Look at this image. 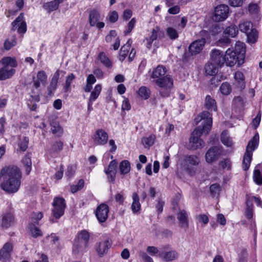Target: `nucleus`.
Listing matches in <instances>:
<instances>
[{"mask_svg": "<svg viewBox=\"0 0 262 262\" xmlns=\"http://www.w3.org/2000/svg\"><path fill=\"white\" fill-rule=\"evenodd\" d=\"M195 122L196 124L200 122L201 124L193 130L190 138L188 146L192 150L204 147V142L200 138L203 134L207 135L211 130L213 122L212 114L208 111H203L197 116Z\"/></svg>", "mask_w": 262, "mask_h": 262, "instance_id": "1", "label": "nucleus"}, {"mask_svg": "<svg viewBox=\"0 0 262 262\" xmlns=\"http://www.w3.org/2000/svg\"><path fill=\"white\" fill-rule=\"evenodd\" d=\"M21 172L16 166H8L0 171V187L7 193L17 192L21 184Z\"/></svg>", "mask_w": 262, "mask_h": 262, "instance_id": "2", "label": "nucleus"}, {"mask_svg": "<svg viewBox=\"0 0 262 262\" xmlns=\"http://www.w3.org/2000/svg\"><path fill=\"white\" fill-rule=\"evenodd\" d=\"M246 48L244 43L238 41L234 48H228L224 54L225 63L232 67L235 64L242 66L245 60Z\"/></svg>", "mask_w": 262, "mask_h": 262, "instance_id": "3", "label": "nucleus"}, {"mask_svg": "<svg viewBox=\"0 0 262 262\" xmlns=\"http://www.w3.org/2000/svg\"><path fill=\"white\" fill-rule=\"evenodd\" d=\"M90 238L89 233L83 230L77 233L73 246V253L75 255L82 254L86 249Z\"/></svg>", "mask_w": 262, "mask_h": 262, "instance_id": "4", "label": "nucleus"}, {"mask_svg": "<svg viewBox=\"0 0 262 262\" xmlns=\"http://www.w3.org/2000/svg\"><path fill=\"white\" fill-rule=\"evenodd\" d=\"M259 142V135L256 133L250 140L246 147V151L243 157L242 167L244 170H247L250 166L253 151L257 147Z\"/></svg>", "mask_w": 262, "mask_h": 262, "instance_id": "5", "label": "nucleus"}, {"mask_svg": "<svg viewBox=\"0 0 262 262\" xmlns=\"http://www.w3.org/2000/svg\"><path fill=\"white\" fill-rule=\"evenodd\" d=\"M155 83L160 88L159 92L161 96L168 97L173 88V80L169 75L155 80Z\"/></svg>", "mask_w": 262, "mask_h": 262, "instance_id": "6", "label": "nucleus"}, {"mask_svg": "<svg viewBox=\"0 0 262 262\" xmlns=\"http://www.w3.org/2000/svg\"><path fill=\"white\" fill-rule=\"evenodd\" d=\"M239 30L245 33L248 42L255 43L257 39L258 34L257 30L253 28L252 24L249 21H244L238 25Z\"/></svg>", "mask_w": 262, "mask_h": 262, "instance_id": "7", "label": "nucleus"}, {"mask_svg": "<svg viewBox=\"0 0 262 262\" xmlns=\"http://www.w3.org/2000/svg\"><path fill=\"white\" fill-rule=\"evenodd\" d=\"M52 205V212L53 217L58 219L64 214L66 207L65 200L62 198L55 197L53 200Z\"/></svg>", "mask_w": 262, "mask_h": 262, "instance_id": "8", "label": "nucleus"}, {"mask_svg": "<svg viewBox=\"0 0 262 262\" xmlns=\"http://www.w3.org/2000/svg\"><path fill=\"white\" fill-rule=\"evenodd\" d=\"M173 209L177 214V218L179 222V225L182 228H187L189 225L188 213L184 209H181L178 207L177 202L174 201L172 202Z\"/></svg>", "mask_w": 262, "mask_h": 262, "instance_id": "9", "label": "nucleus"}, {"mask_svg": "<svg viewBox=\"0 0 262 262\" xmlns=\"http://www.w3.org/2000/svg\"><path fill=\"white\" fill-rule=\"evenodd\" d=\"M92 139L95 145L103 146L107 143L108 135L104 129H99L93 135Z\"/></svg>", "mask_w": 262, "mask_h": 262, "instance_id": "10", "label": "nucleus"}, {"mask_svg": "<svg viewBox=\"0 0 262 262\" xmlns=\"http://www.w3.org/2000/svg\"><path fill=\"white\" fill-rule=\"evenodd\" d=\"M229 7L226 5L217 6L214 10L213 19L216 21H221L225 20L228 16Z\"/></svg>", "mask_w": 262, "mask_h": 262, "instance_id": "11", "label": "nucleus"}, {"mask_svg": "<svg viewBox=\"0 0 262 262\" xmlns=\"http://www.w3.org/2000/svg\"><path fill=\"white\" fill-rule=\"evenodd\" d=\"M13 246L11 242H6L0 249V261L1 262H10Z\"/></svg>", "mask_w": 262, "mask_h": 262, "instance_id": "12", "label": "nucleus"}, {"mask_svg": "<svg viewBox=\"0 0 262 262\" xmlns=\"http://www.w3.org/2000/svg\"><path fill=\"white\" fill-rule=\"evenodd\" d=\"M12 29L17 30L19 33H25L27 31V25L24 20V14L21 13L12 23Z\"/></svg>", "mask_w": 262, "mask_h": 262, "instance_id": "13", "label": "nucleus"}, {"mask_svg": "<svg viewBox=\"0 0 262 262\" xmlns=\"http://www.w3.org/2000/svg\"><path fill=\"white\" fill-rule=\"evenodd\" d=\"M238 33L236 26L231 25L227 27L223 32V38L219 40V42L229 44L230 42L229 37H234Z\"/></svg>", "mask_w": 262, "mask_h": 262, "instance_id": "14", "label": "nucleus"}, {"mask_svg": "<svg viewBox=\"0 0 262 262\" xmlns=\"http://www.w3.org/2000/svg\"><path fill=\"white\" fill-rule=\"evenodd\" d=\"M100 18V14L99 12L93 9L90 12L89 23L91 26H96L98 29L103 28L104 27V23L102 21H99Z\"/></svg>", "mask_w": 262, "mask_h": 262, "instance_id": "15", "label": "nucleus"}, {"mask_svg": "<svg viewBox=\"0 0 262 262\" xmlns=\"http://www.w3.org/2000/svg\"><path fill=\"white\" fill-rule=\"evenodd\" d=\"M117 167V161L116 160H113L104 169V172L107 176V179L110 182L113 183L115 180Z\"/></svg>", "mask_w": 262, "mask_h": 262, "instance_id": "16", "label": "nucleus"}, {"mask_svg": "<svg viewBox=\"0 0 262 262\" xmlns=\"http://www.w3.org/2000/svg\"><path fill=\"white\" fill-rule=\"evenodd\" d=\"M210 61L218 68L222 67L225 63L224 54L219 50L214 49L212 50Z\"/></svg>", "mask_w": 262, "mask_h": 262, "instance_id": "17", "label": "nucleus"}, {"mask_svg": "<svg viewBox=\"0 0 262 262\" xmlns=\"http://www.w3.org/2000/svg\"><path fill=\"white\" fill-rule=\"evenodd\" d=\"M221 155V150L219 147H213L208 149L205 155L206 161L211 163L217 160Z\"/></svg>", "mask_w": 262, "mask_h": 262, "instance_id": "18", "label": "nucleus"}, {"mask_svg": "<svg viewBox=\"0 0 262 262\" xmlns=\"http://www.w3.org/2000/svg\"><path fill=\"white\" fill-rule=\"evenodd\" d=\"M108 206L105 204H101L98 206L96 210V215L100 222H105L108 217Z\"/></svg>", "mask_w": 262, "mask_h": 262, "instance_id": "19", "label": "nucleus"}, {"mask_svg": "<svg viewBox=\"0 0 262 262\" xmlns=\"http://www.w3.org/2000/svg\"><path fill=\"white\" fill-rule=\"evenodd\" d=\"M111 244L108 239H106L97 243L95 246V250L100 257H102L105 254L109 248L111 247Z\"/></svg>", "mask_w": 262, "mask_h": 262, "instance_id": "20", "label": "nucleus"}, {"mask_svg": "<svg viewBox=\"0 0 262 262\" xmlns=\"http://www.w3.org/2000/svg\"><path fill=\"white\" fill-rule=\"evenodd\" d=\"M205 42V37L193 41L189 47V51L192 55H195L199 53L203 49Z\"/></svg>", "mask_w": 262, "mask_h": 262, "instance_id": "21", "label": "nucleus"}, {"mask_svg": "<svg viewBox=\"0 0 262 262\" xmlns=\"http://www.w3.org/2000/svg\"><path fill=\"white\" fill-rule=\"evenodd\" d=\"M167 70L165 67L162 65H158L154 69L150 76L151 78L156 80L165 76Z\"/></svg>", "mask_w": 262, "mask_h": 262, "instance_id": "22", "label": "nucleus"}, {"mask_svg": "<svg viewBox=\"0 0 262 262\" xmlns=\"http://www.w3.org/2000/svg\"><path fill=\"white\" fill-rule=\"evenodd\" d=\"M14 223V217L12 213L6 212L2 216L1 226L7 229L10 227Z\"/></svg>", "mask_w": 262, "mask_h": 262, "instance_id": "23", "label": "nucleus"}, {"mask_svg": "<svg viewBox=\"0 0 262 262\" xmlns=\"http://www.w3.org/2000/svg\"><path fill=\"white\" fill-rule=\"evenodd\" d=\"M204 107L210 111L216 112L217 110L215 100L209 95L206 96L204 102Z\"/></svg>", "mask_w": 262, "mask_h": 262, "instance_id": "24", "label": "nucleus"}, {"mask_svg": "<svg viewBox=\"0 0 262 262\" xmlns=\"http://www.w3.org/2000/svg\"><path fill=\"white\" fill-rule=\"evenodd\" d=\"M15 70L8 67H3L0 69V80H4L11 78L15 73Z\"/></svg>", "mask_w": 262, "mask_h": 262, "instance_id": "25", "label": "nucleus"}, {"mask_svg": "<svg viewBox=\"0 0 262 262\" xmlns=\"http://www.w3.org/2000/svg\"><path fill=\"white\" fill-rule=\"evenodd\" d=\"M47 80V76L43 71L38 72L36 76V80L34 81V86L38 88L40 84L45 85Z\"/></svg>", "mask_w": 262, "mask_h": 262, "instance_id": "26", "label": "nucleus"}, {"mask_svg": "<svg viewBox=\"0 0 262 262\" xmlns=\"http://www.w3.org/2000/svg\"><path fill=\"white\" fill-rule=\"evenodd\" d=\"M253 179L257 185H262V165L258 164L255 167Z\"/></svg>", "mask_w": 262, "mask_h": 262, "instance_id": "27", "label": "nucleus"}, {"mask_svg": "<svg viewBox=\"0 0 262 262\" xmlns=\"http://www.w3.org/2000/svg\"><path fill=\"white\" fill-rule=\"evenodd\" d=\"M160 257L166 261H170L178 258V252L175 250L164 252L160 254Z\"/></svg>", "mask_w": 262, "mask_h": 262, "instance_id": "28", "label": "nucleus"}, {"mask_svg": "<svg viewBox=\"0 0 262 262\" xmlns=\"http://www.w3.org/2000/svg\"><path fill=\"white\" fill-rule=\"evenodd\" d=\"M60 71L57 70L54 74L50 85L49 86L48 90L49 94H52L56 90L58 80L60 76Z\"/></svg>", "mask_w": 262, "mask_h": 262, "instance_id": "29", "label": "nucleus"}, {"mask_svg": "<svg viewBox=\"0 0 262 262\" xmlns=\"http://www.w3.org/2000/svg\"><path fill=\"white\" fill-rule=\"evenodd\" d=\"M63 0H54L53 1L45 3L43 7L49 12L55 11L58 8L59 5L62 3Z\"/></svg>", "mask_w": 262, "mask_h": 262, "instance_id": "30", "label": "nucleus"}, {"mask_svg": "<svg viewBox=\"0 0 262 262\" xmlns=\"http://www.w3.org/2000/svg\"><path fill=\"white\" fill-rule=\"evenodd\" d=\"M0 62L4 67H8V66H10L11 67V68L13 69V68H15L17 66L16 59L14 57H5L1 59Z\"/></svg>", "mask_w": 262, "mask_h": 262, "instance_id": "31", "label": "nucleus"}, {"mask_svg": "<svg viewBox=\"0 0 262 262\" xmlns=\"http://www.w3.org/2000/svg\"><path fill=\"white\" fill-rule=\"evenodd\" d=\"M119 168L120 174H126L130 171V164L128 160H123L120 163Z\"/></svg>", "mask_w": 262, "mask_h": 262, "instance_id": "32", "label": "nucleus"}, {"mask_svg": "<svg viewBox=\"0 0 262 262\" xmlns=\"http://www.w3.org/2000/svg\"><path fill=\"white\" fill-rule=\"evenodd\" d=\"M102 90L101 85L96 84L94 89L91 92L89 101L94 102L99 97Z\"/></svg>", "mask_w": 262, "mask_h": 262, "instance_id": "33", "label": "nucleus"}, {"mask_svg": "<svg viewBox=\"0 0 262 262\" xmlns=\"http://www.w3.org/2000/svg\"><path fill=\"white\" fill-rule=\"evenodd\" d=\"M132 210L134 213L138 212L141 209V204L138 194L136 192L134 193L132 195Z\"/></svg>", "mask_w": 262, "mask_h": 262, "instance_id": "34", "label": "nucleus"}, {"mask_svg": "<svg viewBox=\"0 0 262 262\" xmlns=\"http://www.w3.org/2000/svg\"><path fill=\"white\" fill-rule=\"evenodd\" d=\"M221 140L222 143L227 147H232L234 143L232 138L229 136L227 131L222 132L221 135Z\"/></svg>", "mask_w": 262, "mask_h": 262, "instance_id": "35", "label": "nucleus"}, {"mask_svg": "<svg viewBox=\"0 0 262 262\" xmlns=\"http://www.w3.org/2000/svg\"><path fill=\"white\" fill-rule=\"evenodd\" d=\"M130 40H128L126 44L121 47L119 55V59L120 61H123L126 58L130 49Z\"/></svg>", "mask_w": 262, "mask_h": 262, "instance_id": "36", "label": "nucleus"}, {"mask_svg": "<svg viewBox=\"0 0 262 262\" xmlns=\"http://www.w3.org/2000/svg\"><path fill=\"white\" fill-rule=\"evenodd\" d=\"M156 139V136L154 134H151L148 137H143L142 139L141 142L146 148H149L154 143Z\"/></svg>", "mask_w": 262, "mask_h": 262, "instance_id": "37", "label": "nucleus"}, {"mask_svg": "<svg viewBox=\"0 0 262 262\" xmlns=\"http://www.w3.org/2000/svg\"><path fill=\"white\" fill-rule=\"evenodd\" d=\"M22 163L25 167V171L27 174H29L32 169V161L31 155L27 154L22 160Z\"/></svg>", "mask_w": 262, "mask_h": 262, "instance_id": "38", "label": "nucleus"}, {"mask_svg": "<svg viewBox=\"0 0 262 262\" xmlns=\"http://www.w3.org/2000/svg\"><path fill=\"white\" fill-rule=\"evenodd\" d=\"M234 80L241 88H243L245 86V76L244 74L240 71H237L235 73L234 76Z\"/></svg>", "mask_w": 262, "mask_h": 262, "instance_id": "39", "label": "nucleus"}, {"mask_svg": "<svg viewBox=\"0 0 262 262\" xmlns=\"http://www.w3.org/2000/svg\"><path fill=\"white\" fill-rule=\"evenodd\" d=\"M138 94L141 99L146 100L150 97V91L147 87L142 86L139 88Z\"/></svg>", "mask_w": 262, "mask_h": 262, "instance_id": "40", "label": "nucleus"}, {"mask_svg": "<svg viewBox=\"0 0 262 262\" xmlns=\"http://www.w3.org/2000/svg\"><path fill=\"white\" fill-rule=\"evenodd\" d=\"M98 59L104 66L111 68L112 67V62L104 52H100L98 55Z\"/></svg>", "mask_w": 262, "mask_h": 262, "instance_id": "41", "label": "nucleus"}, {"mask_svg": "<svg viewBox=\"0 0 262 262\" xmlns=\"http://www.w3.org/2000/svg\"><path fill=\"white\" fill-rule=\"evenodd\" d=\"M218 68L214 64L210 61L205 66V70L207 75H214L217 73Z\"/></svg>", "mask_w": 262, "mask_h": 262, "instance_id": "42", "label": "nucleus"}, {"mask_svg": "<svg viewBox=\"0 0 262 262\" xmlns=\"http://www.w3.org/2000/svg\"><path fill=\"white\" fill-rule=\"evenodd\" d=\"M51 130L52 133L57 137L61 136L63 134V129L57 122H52L51 124Z\"/></svg>", "mask_w": 262, "mask_h": 262, "instance_id": "43", "label": "nucleus"}, {"mask_svg": "<svg viewBox=\"0 0 262 262\" xmlns=\"http://www.w3.org/2000/svg\"><path fill=\"white\" fill-rule=\"evenodd\" d=\"M16 37L14 36H12L5 41L4 44V48L6 50H9L12 47H14L16 45Z\"/></svg>", "mask_w": 262, "mask_h": 262, "instance_id": "44", "label": "nucleus"}, {"mask_svg": "<svg viewBox=\"0 0 262 262\" xmlns=\"http://www.w3.org/2000/svg\"><path fill=\"white\" fill-rule=\"evenodd\" d=\"M29 138L27 137H20L18 142V146L21 151H25L28 146Z\"/></svg>", "mask_w": 262, "mask_h": 262, "instance_id": "45", "label": "nucleus"}, {"mask_svg": "<svg viewBox=\"0 0 262 262\" xmlns=\"http://www.w3.org/2000/svg\"><path fill=\"white\" fill-rule=\"evenodd\" d=\"M166 33L168 37L172 40L176 39L179 37L178 31L172 27H169L166 28Z\"/></svg>", "mask_w": 262, "mask_h": 262, "instance_id": "46", "label": "nucleus"}, {"mask_svg": "<svg viewBox=\"0 0 262 262\" xmlns=\"http://www.w3.org/2000/svg\"><path fill=\"white\" fill-rule=\"evenodd\" d=\"M43 217V214L41 212H33L31 215L30 222L29 224L37 225L39 221Z\"/></svg>", "mask_w": 262, "mask_h": 262, "instance_id": "47", "label": "nucleus"}, {"mask_svg": "<svg viewBox=\"0 0 262 262\" xmlns=\"http://www.w3.org/2000/svg\"><path fill=\"white\" fill-rule=\"evenodd\" d=\"M29 228L32 236L34 237H37L42 235L41 230L36 227V225L29 224Z\"/></svg>", "mask_w": 262, "mask_h": 262, "instance_id": "48", "label": "nucleus"}, {"mask_svg": "<svg viewBox=\"0 0 262 262\" xmlns=\"http://www.w3.org/2000/svg\"><path fill=\"white\" fill-rule=\"evenodd\" d=\"M185 161L186 163H188L192 165H197L200 162L198 157L193 155L185 156Z\"/></svg>", "mask_w": 262, "mask_h": 262, "instance_id": "49", "label": "nucleus"}, {"mask_svg": "<svg viewBox=\"0 0 262 262\" xmlns=\"http://www.w3.org/2000/svg\"><path fill=\"white\" fill-rule=\"evenodd\" d=\"M158 30L153 29L150 37L149 38H146V40L147 41V47L148 48H150L153 41L157 39L158 36Z\"/></svg>", "mask_w": 262, "mask_h": 262, "instance_id": "50", "label": "nucleus"}, {"mask_svg": "<svg viewBox=\"0 0 262 262\" xmlns=\"http://www.w3.org/2000/svg\"><path fill=\"white\" fill-rule=\"evenodd\" d=\"M75 76L73 74H70L66 78L65 84L64 85V89L65 92H68L70 89L71 83L73 80L75 79Z\"/></svg>", "mask_w": 262, "mask_h": 262, "instance_id": "51", "label": "nucleus"}, {"mask_svg": "<svg viewBox=\"0 0 262 262\" xmlns=\"http://www.w3.org/2000/svg\"><path fill=\"white\" fill-rule=\"evenodd\" d=\"M221 92L225 95L229 94L231 91V88L229 83L227 82H224L220 86Z\"/></svg>", "mask_w": 262, "mask_h": 262, "instance_id": "52", "label": "nucleus"}, {"mask_svg": "<svg viewBox=\"0 0 262 262\" xmlns=\"http://www.w3.org/2000/svg\"><path fill=\"white\" fill-rule=\"evenodd\" d=\"M196 220L199 223L202 224L203 226L206 225L209 222L208 216L204 214H200L196 216Z\"/></svg>", "mask_w": 262, "mask_h": 262, "instance_id": "53", "label": "nucleus"}, {"mask_svg": "<svg viewBox=\"0 0 262 262\" xmlns=\"http://www.w3.org/2000/svg\"><path fill=\"white\" fill-rule=\"evenodd\" d=\"M84 182L82 179L79 180L76 185H74L71 186V191L72 193H75L77 191L81 190L84 186Z\"/></svg>", "mask_w": 262, "mask_h": 262, "instance_id": "54", "label": "nucleus"}, {"mask_svg": "<svg viewBox=\"0 0 262 262\" xmlns=\"http://www.w3.org/2000/svg\"><path fill=\"white\" fill-rule=\"evenodd\" d=\"M138 255L144 262H154L152 258L144 251H139Z\"/></svg>", "mask_w": 262, "mask_h": 262, "instance_id": "55", "label": "nucleus"}, {"mask_svg": "<svg viewBox=\"0 0 262 262\" xmlns=\"http://www.w3.org/2000/svg\"><path fill=\"white\" fill-rule=\"evenodd\" d=\"M63 143L60 141L55 142L52 146L51 151L53 152H58L62 150Z\"/></svg>", "mask_w": 262, "mask_h": 262, "instance_id": "56", "label": "nucleus"}, {"mask_svg": "<svg viewBox=\"0 0 262 262\" xmlns=\"http://www.w3.org/2000/svg\"><path fill=\"white\" fill-rule=\"evenodd\" d=\"M248 10L251 14H256L259 11V8L257 4H250L248 7Z\"/></svg>", "mask_w": 262, "mask_h": 262, "instance_id": "57", "label": "nucleus"}, {"mask_svg": "<svg viewBox=\"0 0 262 262\" xmlns=\"http://www.w3.org/2000/svg\"><path fill=\"white\" fill-rule=\"evenodd\" d=\"M221 187L219 184H214L210 186V192L212 195L216 196L219 194V192L220 191Z\"/></svg>", "mask_w": 262, "mask_h": 262, "instance_id": "58", "label": "nucleus"}, {"mask_svg": "<svg viewBox=\"0 0 262 262\" xmlns=\"http://www.w3.org/2000/svg\"><path fill=\"white\" fill-rule=\"evenodd\" d=\"M136 23V20L135 18H133L132 19L129 21V23L127 24V28L124 31V34L126 35L129 33H130L133 28H134L135 24Z\"/></svg>", "mask_w": 262, "mask_h": 262, "instance_id": "59", "label": "nucleus"}, {"mask_svg": "<svg viewBox=\"0 0 262 262\" xmlns=\"http://www.w3.org/2000/svg\"><path fill=\"white\" fill-rule=\"evenodd\" d=\"M109 20L112 23H115L118 19V14L117 11H113L108 14Z\"/></svg>", "mask_w": 262, "mask_h": 262, "instance_id": "60", "label": "nucleus"}, {"mask_svg": "<svg viewBox=\"0 0 262 262\" xmlns=\"http://www.w3.org/2000/svg\"><path fill=\"white\" fill-rule=\"evenodd\" d=\"M220 165L223 169H227L228 170L231 168V162L227 159L221 161Z\"/></svg>", "mask_w": 262, "mask_h": 262, "instance_id": "61", "label": "nucleus"}, {"mask_svg": "<svg viewBox=\"0 0 262 262\" xmlns=\"http://www.w3.org/2000/svg\"><path fill=\"white\" fill-rule=\"evenodd\" d=\"M147 252L151 256H155L159 252L158 248L154 246H148L146 248Z\"/></svg>", "mask_w": 262, "mask_h": 262, "instance_id": "62", "label": "nucleus"}, {"mask_svg": "<svg viewBox=\"0 0 262 262\" xmlns=\"http://www.w3.org/2000/svg\"><path fill=\"white\" fill-rule=\"evenodd\" d=\"M133 15V12L130 9H125L123 13L122 18L125 20L129 19Z\"/></svg>", "mask_w": 262, "mask_h": 262, "instance_id": "63", "label": "nucleus"}, {"mask_svg": "<svg viewBox=\"0 0 262 262\" xmlns=\"http://www.w3.org/2000/svg\"><path fill=\"white\" fill-rule=\"evenodd\" d=\"M261 120V113L259 111L257 116L253 119L252 123L254 126L256 128L259 124Z\"/></svg>", "mask_w": 262, "mask_h": 262, "instance_id": "64", "label": "nucleus"}]
</instances>
